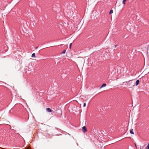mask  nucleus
Masks as SVG:
<instances>
[{"instance_id":"nucleus-1","label":"nucleus","mask_w":149,"mask_h":149,"mask_svg":"<svg viewBox=\"0 0 149 149\" xmlns=\"http://www.w3.org/2000/svg\"><path fill=\"white\" fill-rule=\"evenodd\" d=\"M135 84V82L133 80H130L127 83V85L129 88H132L134 86Z\"/></svg>"},{"instance_id":"nucleus-2","label":"nucleus","mask_w":149,"mask_h":149,"mask_svg":"<svg viewBox=\"0 0 149 149\" xmlns=\"http://www.w3.org/2000/svg\"><path fill=\"white\" fill-rule=\"evenodd\" d=\"M82 131L84 133L85 132L87 131L86 128L85 126H83L82 127Z\"/></svg>"},{"instance_id":"nucleus-3","label":"nucleus","mask_w":149,"mask_h":149,"mask_svg":"<svg viewBox=\"0 0 149 149\" xmlns=\"http://www.w3.org/2000/svg\"><path fill=\"white\" fill-rule=\"evenodd\" d=\"M46 111L49 112H52L53 110H51L50 108H47L46 109Z\"/></svg>"},{"instance_id":"nucleus-4","label":"nucleus","mask_w":149,"mask_h":149,"mask_svg":"<svg viewBox=\"0 0 149 149\" xmlns=\"http://www.w3.org/2000/svg\"><path fill=\"white\" fill-rule=\"evenodd\" d=\"M139 79L137 80L136 82V86H137L139 84Z\"/></svg>"},{"instance_id":"nucleus-5","label":"nucleus","mask_w":149,"mask_h":149,"mask_svg":"<svg viewBox=\"0 0 149 149\" xmlns=\"http://www.w3.org/2000/svg\"><path fill=\"white\" fill-rule=\"evenodd\" d=\"M130 133L131 134H134V132H133V129H132L130 130Z\"/></svg>"},{"instance_id":"nucleus-6","label":"nucleus","mask_w":149,"mask_h":149,"mask_svg":"<svg viewBox=\"0 0 149 149\" xmlns=\"http://www.w3.org/2000/svg\"><path fill=\"white\" fill-rule=\"evenodd\" d=\"M31 57L35 58L36 57L35 54L34 53H33L31 55Z\"/></svg>"},{"instance_id":"nucleus-7","label":"nucleus","mask_w":149,"mask_h":149,"mask_svg":"<svg viewBox=\"0 0 149 149\" xmlns=\"http://www.w3.org/2000/svg\"><path fill=\"white\" fill-rule=\"evenodd\" d=\"M106 86V84H103L102 86L100 87V88H102L104 87H105Z\"/></svg>"},{"instance_id":"nucleus-8","label":"nucleus","mask_w":149,"mask_h":149,"mask_svg":"<svg viewBox=\"0 0 149 149\" xmlns=\"http://www.w3.org/2000/svg\"><path fill=\"white\" fill-rule=\"evenodd\" d=\"M126 0H123V3L124 4H125V1H126Z\"/></svg>"},{"instance_id":"nucleus-9","label":"nucleus","mask_w":149,"mask_h":149,"mask_svg":"<svg viewBox=\"0 0 149 149\" xmlns=\"http://www.w3.org/2000/svg\"><path fill=\"white\" fill-rule=\"evenodd\" d=\"M113 13V10H110L109 13L110 14H111L112 13Z\"/></svg>"},{"instance_id":"nucleus-10","label":"nucleus","mask_w":149,"mask_h":149,"mask_svg":"<svg viewBox=\"0 0 149 149\" xmlns=\"http://www.w3.org/2000/svg\"><path fill=\"white\" fill-rule=\"evenodd\" d=\"M65 52H66V50H64L62 52V54H64L65 53Z\"/></svg>"},{"instance_id":"nucleus-11","label":"nucleus","mask_w":149,"mask_h":149,"mask_svg":"<svg viewBox=\"0 0 149 149\" xmlns=\"http://www.w3.org/2000/svg\"><path fill=\"white\" fill-rule=\"evenodd\" d=\"M72 43H71L70 45L69 48L70 49L71 48Z\"/></svg>"},{"instance_id":"nucleus-12","label":"nucleus","mask_w":149,"mask_h":149,"mask_svg":"<svg viewBox=\"0 0 149 149\" xmlns=\"http://www.w3.org/2000/svg\"><path fill=\"white\" fill-rule=\"evenodd\" d=\"M147 149H149V143H148V145L147 146Z\"/></svg>"},{"instance_id":"nucleus-13","label":"nucleus","mask_w":149,"mask_h":149,"mask_svg":"<svg viewBox=\"0 0 149 149\" xmlns=\"http://www.w3.org/2000/svg\"><path fill=\"white\" fill-rule=\"evenodd\" d=\"M86 103H84V105H83V106L84 107H85L86 106Z\"/></svg>"},{"instance_id":"nucleus-14","label":"nucleus","mask_w":149,"mask_h":149,"mask_svg":"<svg viewBox=\"0 0 149 149\" xmlns=\"http://www.w3.org/2000/svg\"><path fill=\"white\" fill-rule=\"evenodd\" d=\"M68 14L70 15H71V13H68Z\"/></svg>"},{"instance_id":"nucleus-15","label":"nucleus","mask_w":149,"mask_h":149,"mask_svg":"<svg viewBox=\"0 0 149 149\" xmlns=\"http://www.w3.org/2000/svg\"><path fill=\"white\" fill-rule=\"evenodd\" d=\"M38 48V47H36V48H35V49H37Z\"/></svg>"},{"instance_id":"nucleus-16","label":"nucleus","mask_w":149,"mask_h":149,"mask_svg":"<svg viewBox=\"0 0 149 149\" xmlns=\"http://www.w3.org/2000/svg\"><path fill=\"white\" fill-rule=\"evenodd\" d=\"M135 146L136 147V144H135Z\"/></svg>"},{"instance_id":"nucleus-17","label":"nucleus","mask_w":149,"mask_h":149,"mask_svg":"<svg viewBox=\"0 0 149 149\" xmlns=\"http://www.w3.org/2000/svg\"><path fill=\"white\" fill-rule=\"evenodd\" d=\"M116 45H115V47H116Z\"/></svg>"}]
</instances>
